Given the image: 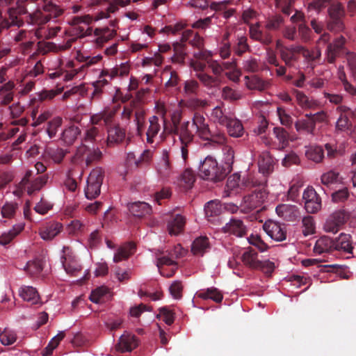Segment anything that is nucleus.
<instances>
[{
  "label": "nucleus",
  "mask_w": 356,
  "mask_h": 356,
  "mask_svg": "<svg viewBox=\"0 0 356 356\" xmlns=\"http://www.w3.org/2000/svg\"><path fill=\"white\" fill-rule=\"evenodd\" d=\"M197 135L204 140L213 139L214 136L210 131L209 124L203 115L195 113L191 121L181 123L179 131V140L185 143H191Z\"/></svg>",
  "instance_id": "obj_1"
},
{
  "label": "nucleus",
  "mask_w": 356,
  "mask_h": 356,
  "mask_svg": "<svg viewBox=\"0 0 356 356\" xmlns=\"http://www.w3.org/2000/svg\"><path fill=\"white\" fill-rule=\"evenodd\" d=\"M277 49L280 51L282 60L286 65H291L292 61L296 59V54L301 53L308 62L316 63V60L320 58L321 51L316 48L312 51L305 49L302 46L296 45L289 47H284L280 40L277 41ZM311 67H314V64H310Z\"/></svg>",
  "instance_id": "obj_2"
},
{
  "label": "nucleus",
  "mask_w": 356,
  "mask_h": 356,
  "mask_svg": "<svg viewBox=\"0 0 356 356\" xmlns=\"http://www.w3.org/2000/svg\"><path fill=\"white\" fill-rule=\"evenodd\" d=\"M83 143L79 146L76 152V154L72 159V167L68 170V176H81L82 165L84 163L87 165L91 162L95 158H99L100 156V152L95 149V146L92 147Z\"/></svg>",
  "instance_id": "obj_3"
},
{
  "label": "nucleus",
  "mask_w": 356,
  "mask_h": 356,
  "mask_svg": "<svg viewBox=\"0 0 356 356\" xmlns=\"http://www.w3.org/2000/svg\"><path fill=\"white\" fill-rule=\"evenodd\" d=\"M228 173L222 165H219L216 159L211 156H207L200 161L199 175L205 180L218 182L222 181Z\"/></svg>",
  "instance_id": "obj_4"
},
{
  "label": "nucleus",
  "mask_w": 356,
  "mask_h": 356,
  "mask_svg": "<svg viewBox=\"0 0 356 356\" xmlns=\"http://www.w3.org/2000/svg\"><path fill=\"white\" fill-rule=\"evenodd\" d=\"M38 4L35 12L31 14V17L33 21L40 23H46L52 18L59 16L62 10L55 4L45 0H31Z\"/></svg>",
  "instance_id": "obj_5"
},
{
  "label": "nucleus",
  "mask_w": 356,
  "mask_h": 356,
  "mask_svg": "<svg viewBox=\"0 0 356 356\" xmlns=\"http://www.w3.org/2000/svg\"><path fill=\"white\" fill-rule=\"evenodd\" d=\"M257 184L248 175L243 176L238 172L234 173L228 177L226 188L223 196L229 197L234 193H237L247 188H250Z\"/></svg>",
  "instance_id": "obj_6"
},
{
  "label": "nucleus",
  "mask_w": 356,
  "mask_h": 356,
  "mask_svg": "<svg viewBox=\"0 0 356 356\" xmlns=\"http://www.w3.org/2000/svg\"><path fill=\"white\" fill-rule=\"evenodd\" d=\"M149 127L147 130V141L153 143L154 138L160 133L159 138L163 140L165 136L172 132V129L168 127L167 123H163L159 116L152 115L149 118Z\"/></svg>",
  "instance_id": "obj_7"
},
{
  "label": "nucleus",
  "mask_w": 356,
  "mask_h": 356,
  "mask_svg": "<svg viewBox=\"0 0 356 356\" xmlns=\"http://www.w3.org/2000/svg\"><path fill=\"white\" fill-rule=\"evenodd\" d=\"M102 168L93 169L88 175L87 185L84 190L86 197L88 200L96 198L100 194V188L103 181Z\"/></svg>",
  "instance_id": "obj_8"
},
{
  "label": "nucleus",
  "mask_w": 356,
  "mask_h": 356,
  "mask_svg": "<svg viewBox=\"0 0 356 356\" xmlns=\"http://www.w3.org/2000/svg\"><path fill=\"white\" fill-rule=\"evenodd\" d=\"M60 262L66 273L71 276H76L81 270L79 260L68 247L63 248Z\"/></svg>",
  "instance_id": "obj_9"
},
{
  "label": "nucleus",
  "mask_w": 356,
  "mask_h": 356,
  "mask_svg": "<svg viewBox=\"0 0 356 356\" xmlns=\"http://www.w3.org/2000/svg\"><path fill=\"white\" fill-rule=\"evenodd\" d=\"M329 19L327 21V29L333 32H339L344 30V24L341 18L344 15V10L340 3L332 5L328 8Z\"/></svg>",
  "instance_id": "obj_10"
},
{
  "label": "nucleus",
  "mask_w": 356,
  "mask_h": 356,
  "mask_svg": "<svg viewBox=\"0 0 356 356\" xmlns=\"http://www.w3.org/2000/svg\"><path fill=\"white\" fill-rule=\"evenodd\" d=\"M268 192L264 188L255 191L243 198L241 207L245 212L260 208L268 198Z\"/></svg>",
  "instance_id": "obj_11"
},
{
  "label": "nucleus",
  "mask_w": 356,
  "mask_h": 356,
  "mask_svg": "<svg viewBox=\"0 0 356 356\" xmlns=\"http://www.w3.org/2000/svg\"><path fill=\"white\" fill-rule=\"evenodd\" d=\"M170 150L165 148L161 152L159 161L156 163L155 169L159 177L165 180L173 173V168L170 161Z\"/></svg>",
  "instance_id": "obj_12"
},
{
  "label": "nucleus",
  "mask_w": 356,
  "mask_h": 356,
  "mask_svg": "<svg viewBox=\"0 0 356 356\" xmlns=\"http://www.w3.org/2000/svg\"><path fill=\"white\" fill-rule=\"evenodd\" d=\"M263 229L267 235L275 241H283L286 238V230L284 224L273 220H266Z\"/></svg>",
  "instance_id": "obj_13"
},
{
  "label": "nucleus",
  "mask_w": 356,
  "mask_h": 356,
  "mask_svg": "<svg viewBox=\"0 0 356 356\" xmlns=\"http://www.w3.org/2000/svg\"><path fill=\"white\" fill-rule=\"evenodd\" d=\"M348 219V215L343 210L335 211L325 221L324 229L327 232L337 233Z\"/></svg>",
  "instance_id": "obj_14"
},
{
  "label": "nucleus",
  "mask_w": 356,
  "mask_h": 356,
  "mask_svg": "<svg viewBox=\"0 0 356 356\" xmlns=\"http://www.w3.org/2000/svg\"><path fill=\"white\" fill-rule=\"evenodd\" d=\"M305 208L308 213H314L321 208V199L312 187H307L302 194Z\"/></svg>",
  "instance_id": "obj_15"
},
{
  "label": "nucleus",
  "mask_w": 356,
  "mask_h": 356,
  "mask_svg": "<svg viewBox=\"0 0 356 356\" xmlns=\"http://www.w3.org/2000/svg\"><path fill=\"white\" fill-rule=\"evenodd\" d=\"M63 229L62 223L51 220L44 223L39 229L38 234L43 241H50L60 234Z\"/></svg>",
  "instance_id": "obj_16"
},
{
  "label": "nucleus",
  "mask_w": 356,
  "mask_h": 356,
  "mask_svg": "<svg viewBox=\"0 0 356 356\" xmlns=\"http://www.w3.org/2000/svg\"><path fill=\"white\" fill-rule=\"evenodd\" d=\"M241 260L244 266L252 269H258L261 265V258L258 252L252 248L245 250L241 256Z\"/></svg>",
  "instance_id": "obj_17"
},
{
  "label": "nucleus",
  "mask_w": 356,
  "mask_h": 356,
  "mask_svg": "<svg viewBox=\"0 0 356 356\" xmlns=\"http://www.w3.org/2000/svg\"><path fill=\"white\" fill-rule=\"evenodd\" d=\"M185 225L186 218L181 214H175L168 220V232L171 236H177L183 232Z\"/></svg>",
  "instance_id": "obj_18"
},
{
  "label": "nucleus",
  "mask_w": 356,
  "mask_h": 356,
  "mask_svg": "<svg viewBox=\"0 0 356 356\" xmlns=\"http://www.w3.org/2000/svg\"><path fill=\"white\" fill-rule=\"evenodd\" d=\"M232 116L233 115L227 112L224 108L223 104H222L221 106H216L212 109L210 118L215 124L225 126L228 123Z\"/></svg>",
  "instance_id": "obj_19"
},
{
  "label": "nucleus",
  "mask_w": 356,
  "mask_h": 356,
  "mask_svg": "<svg viewBox=\"0 0 356 356\" xmlns=\"http://www.w3.org/2000/svg\"><path fill=\"white\" fill-rule=\"evenodd\" d=\"M224 232L237 237H242L246 233V227L243 221L237 218H231L223 227Z\"/></svg>",
  "instance_id": "obj_20"
},
{
  "label": "nucleus",
  "mask_w": 356,
  "mask_h": 356,
  "mask_svg": "<svg viewBox=\"0 0 356 356\" xmlns=\"http://www.w3.org/2000/svg\"><path fill=\"white\" fill-rule=\"evenodd\" d=\"M275 211L280 218L288 221H293L299 213L296 206L288 204L277 205Z\"/></svg>",
  "instance_id": "obj_21"
},
{
  "label": "nucleus",
  "mask_w": 356,
  "mask_h": 356,
  "mask_svg": "<svg viewBox=\"0 0 356 356\" xmlns=\"http://www.w3.org/2000/svg\"><path fill=\"white\" fill-rule=\"evenodd\" d=\"M137 346L138 340L136 337L129 333H125L120 337L117 349L122 353L131 352Z\"/></svg>",
  "instance_id": "obj_22"
},
{
  "label": "nucleus",
  "mask_w": 356,
  "mask_h": 356,
  "mask_svg": "<svg viewBox=\"0 0 356 356\" xmlns=\"http://www.w3.org/2000/svg\"><path fill=\"white\" fill-rule=\"evenodd\" d=\"M136 250V245L133 243H127L120 245L114 254L113 261L115 263H119L127 259L133 254Z\"/></svg>",
  "instance_id": "obj_23"
},
{
  "label": "nucleus",
  "mask_w": 356,
  "mask_h": 356,
  "mask_svg": "<svg viewBox=\"0 0 356 356\" xmlns=\"http://www.w3.org/2000/svg\"><path fill=\"white\" fill-rule=\"evenodd\" d=\"M333 250H334V242L331 238L326 236L319 238L314 247V253L318 254L329 252Z\"/></svg>",
  "instance_id": "obj_24"
},
{
  "label": "nucleus",
  "mask_w": 356,
  "mask_h": 356,
  "mask_svg": "<svg viewBox=\"0 0 356 356\" xmlns=\"http://www.w3.org/2000/svg\"><path fill=\"white\" fill-rule=\"evenodd\" d=\"M273 159L268 152H263L259 157L258 166L259 172L266 175L273 171Z\"/></svg>",
  "instance_id": "obj_25"
},
{
  "label": "nucleus",
  "mask_w": 356,
  "mask_h": 356,
  "mask_svg": "<svg viewBox=\"0 0 356 356\" xmlns=\"http://www.w3.org/2000/svg\"><path fill=\"white\" fill-rule=\"evenodd\" d=\"M210 248V243L207 236H200L196 238L192 245L191 251L195 255L202 256Z\"/></svg>",
  "instance_id": "obj_26"
},
{
  "label": "nucleus",
  "mask_w": 356,
  "mask_h": 356,
  "mask_svg": "<svg viewBox=\"0 0 356 356\" xmlns=\"http://www.w3.org/2000/svg\"><path fill=\"white\" fill-rule=\"evenodd\" d=\"M130 213L136 217L145 216L152 211L151 206L145 202H135L128 204Z\"/></svg>",
  "instance_id": "obj_27"
},
{
  "label": "nucleus",
  "mask_w": 356,
  "mask_h": 356,
  "mask_svg": "<svg viewBox=\"0 0 356 356\" xmlns=\"http://www.w3.org/2000/svg\"><path fill=\"white\" fill-rule=\"evenodd\" d=\"M19 296L25 301L31 304H37L40 296L36 289L30 286H23L19 290Z\"/></svg>",
  "instance_id": "obj_28"
},
{
  "label": "nucleus",
  "mask_w": 356,
  "mask_h": 356,
  "mask_svg": "<svg viewBox=\"0 0 356 356\" xmlns=\"http://www.w3.org/2000/svg\"><path fill=\"white\" fill-rule=\"evenodd\" d=\"M351 236L350 234H341L334 242V250H341L347 253H352L353 247L352 245Z\"/></svg>",
  "instance_id": "obj_29"
},
{
  "label": "nucleus",
  "mask_w": 356,
  "mask_h": 356,
  "mask_svg": "<svg viewBox=\"0 0 356 356\" xmlns=\"http://www.w3.org/2000/svg\"><path fill=\"white\" fill-rule=\"evenodd\" d=\"M24 223H18L14 225L12 229L3 232L0 235V244L2 245H6L10 243L13 239L24 229Z\"/></svg>",
  "instance_id": "obj_30"
},
{
  "label": "nucleus",
  "mask_w": 356,
  "mask_h": 356,
  "mask_svg": "<svg viewBox=\"0 0 356 356\" xmlns=\"http://www.w3.org/2000/svg\"><path fill=\"white\" fill-rule=\"evenodd\" d=\"M125 137V130L119 125L108 129L107 143L108 145L121 143Z\"/></svg>",
  "instance_id": "obj_31"
},
{
  "label": "nucleus",
  "mask_w": 356,
  "mask_h": 356,
  "mask_svg": "<svg viewBox=\"0 0 356 356\" xmlns=\"http://www.w3.org/2000/svg\"><path fill=\"white\" fill-rule=\"evenodd\" d=\"M49 176L44 175L40 176L31 182H29L25 188H20L21 190L26 191L29 195H32L34 193L39 191L48 181Z\"/></svg>",
  "instance_id": "obj_32"
},
{
  "label": "nucleus",
  "mask_w": 356,
  "mask_h": 356,
  "mask_svg": "<svg viewBox=\"0 0 356 356\" xmlns=\"http://www.w3.org/2000/svg\"><path fill=\"white\" fill-rule=\"evenodd\" d=\"M152 156V152L149 149L144 150L138 158L134 152H129L127 156V162L129 165H134L135 167H138L142 162L147 163Z\"/></svg>",
  "instance_id": "obj_33"
},
{
  "label": "nucleus",
  "mask_w": 356,
  "mask_h": 356,
  "mask_svg": "<svg viewBox=\"0 0 356 356\" xmlns=\"http://www.w3.org/2000/svg\"><path fill=\"white\" fill-rule=\"evenodd\" d=\"M245 84L249 90H264L268 87L269 83L256 76H245Z\"/></svg>",
  "instance_id": "obj_34"
},
{
  "label": "nucleus",
  "mask_w": 356,
  "mask_h": 356,
  "mask_svg": "<svg viewBox=\"0 0 356 356\" xmlns=\"http://www.w3.org/2000/svg\"><path fill=\"white\" fill-rule=\"evenodd\" d=\"M345 41V38L341 36L327 46L326 53L327 59L329 63L334 61L337 52L343 47Z\"/></svg>",
  "instance_id": "obj_35"
},
{
  "label": "nucleus",
  "mask_w": 356,
  "mask_h": 356,
  "mask_svg": "<svg viewBox=\"0 0 356 356\" xmlns=\"http://www.w3.org/2000/svg\"><path fill=\"white\" fill-rule=\"evenodd\" d=\"M229 136L235 138L241 137L243 134V127L241 121L234 117L225 125Z\"/></svg>",
  "instance_id": "obj_36"
},
{
  "label": "nucleus",
  "mask_w": 356,
  "mask_h": 356,
  "mask_svg": "<svg viewBox=\"0 0 356 356\" xmlns=\"http://www.w3.org/2000/svg\"><path fill=\"white\" fill-rule=\"evenodd\" d=\"M197 296L202 299H211L216 302L222 301L223 296L221 292L215 287L202 289L196 293Z\"/></svg>",
  "instance_id": "obj_37"
},
{
  "label": "nucleus",
  "mask_w": 356,
  "mask_h": 356,
  "mask_svg": "<svg viewBox=\"0 0 356 356\" xmlns=\"http://www.w3.org/2000/svg\"><path fill=\"white\" fill-rule=\"evenodd\" d=\"M113 113L112 112H99L90 117V122L93 125H108L111 123Z\"/></svg>",
  "instance_id": "obj_38"
},
{
  "label": "nucleus",
  "mask_w": 356,
  "mask_h": 356,
  "mask_svg": "<svg viewBox=\"0 0 356 356\" xmlns=\"http://www.w3.org/2000/svg\"><path fill=\"white\" fill-rule=\"evenodd\" d=\"M335 131L337 133H345L348 135L353 133L352 123L346 115L339 117L335 124Z\"/></svg>",
  "instance_id": "obj_39"
},
{
  "label": "nucleus",
  "mask_w": 356,
  "mask_h": 356,
  "mask_svg": "<svg viewBox=\"0 0 356 356\" xmlns=\"http://www.w3.org/2000/svg\"><path fill=\"white\" fill-rule=\"evenodd\" d=\"M204 209L208 220H211L210 218L219 216L222 212V208L218 200H211L206 204Z\"/></svg>",
  "instance_id": "obj_40"
},
{
  "label": "nucleus",
  "mask_w": 356,
  "mask_h": 356,
  "mask_svg": "<svg viewBox=\"0 0 356 356\" xmlns=\"http://www.w3.org/2000/svg\"><path fill=\"white\" fill-rule=\"evenodd\" d=\"M110 293L109 289L105 286H101L91 291L89 299L95 304H99L104 298L107 297Z\"/></svg>",
  "instance_id": "obj_41"
},
{
  "label": "nucleus",
  "mask_w": 356,
  "mask_h": 356,
  "mask_svg": "<svg viewBox=\"0 0 356 356\" xmlns=\"http://www.w3.org/2000/svg\"><path fill=\"white\" fill-rule=\"evenodd\" d=\"M224 164L222 165L226 172L229 173L232 169V164L234 163V152L233 149L227 145L222 147Z\"/></svg>",
  "instance_id": "obj_42"
},
{
  "label": "nucleus",
  "mask_w": 356,
  "mask_h": 356,
  "mask_svg": "<svg viewBox=\"0 0 356 356\" xmlns=\"http://www.w3.org/2000/svg\"><path fill=\"white\" fill-rule=\"evenodd\" d=\"M108 17H109L108 14L107 13H104V12H102V13H99L97 15L95 16V17L94 19L88 15H83V16H77V17H74L72 19V24H77V25L81 24H84L88 25L90 23H92V22L93 20L99 21L102 19L108 18Z\"/></svg>",
  "instance_id": "obj_43"
},
{
  "label": "nucleus",
  "mask_w": 356,
  "mask_h": 356,
  "mask_svg": "<svg viewBox=\"0 0 356 356\" xmlns=\"http://www.w3.org/2000/svg\"><path fill=\"white\" fill-rule=\"evenodd\" d=\"M305 155L308 159L318 163L323 158V149L321 146H309L305 152Z\"/></svg>",
  "instance_id": "obj_44"
},
{
  "label": "nucleus",
  "mask_w": 356,
  "mask_h": 356,
  "mask_svg": "<svg viewBox=\"0 0 356 356\" xmlns=\"http://www.w3.org/2000/svg\"><path fill=\"white\" fill-rule=\"evenodd\" d=\"M80 134L78 127L72 125L66 128L62 133V138L66 144H72Z\"/></svg>",
  "instance_id": "obj_45"
},
{
  "label": "nucleus",
  "mask_w": 356,
  "mask_h": 356,
  "mask_svg": "<svg viewBox=\"0 0 356 356\" xmlns=\"http://www.w3.org/2000/svg\"><path fill=\"white\" fill-rule=\"evenodd\" d=\"M43 264V261L37 258L31 261H29L24 267V270L31 275H37L42 270Z\"/></svg>",
  "instance_id": "obj_46"
},
{
  "label": "nucleus",
  "mask_w": 356,
  "mask_h": 356,
  "mask_svg": "<svg viewBox=\"0 0 356 356\" xmlns=\"http://www.w3.org/2000/svg\"><path fill=\"white\" fill-rule=\"evenodd\" d=\"M296 97L298 105L302 108H312L317 105L316 101L310 99L301 91H296Z\"/></svg>",
  "instance_id": "obj_47"
},
{
  "label": "nucleus",
  "mask_w": 356,
  "mask_h": 356,
  "mask_svg": "<svg viewBox=\"0 0 356 356\" xmlns=\"http://www.w3.org/2000/svg\"><path fill=\"white\" fill-rule=\"evenodd\" d=\"M182 37L185 40H188L190 38H192L189 42L193 47L200 49L204 46L203 38L197 33H194L193 31L188 30L184 31L182 34Z\"/></svg>",
  "instance_id": "obj_48"
},
{
  "label": "nucleus",
  "mask_w": 356,
  "mask_h": 356,
  "mask_svg": "<svg viewBox=\"0 0 356 356\" xmlns=\"http://www.w3.org/2000/svg\"><path fill=\"white\" fill-rule=\"evenodd\" d=\"M17 204L13 202L6 203L0 211V220L6 222L5 218H11L14 217L16 209Z\"/></svg>",
  "instance_id": "obj_49"
},
{
  "label": "nucleus",
  "mask_w": 356,
  "mask_h": 356,
  "mask_svg": "<svg viewBox=\"0 0 356 356\" xmlns=\"http://www.w3.org/2000/svg\"><path fill=\"white\" fill-rule=\"evenodd\" d=\"M63 122V119L60 117L54 118L50 120L46 129V133L47 134L49 138H52L56 136L59 128L60 127Z\"/></svg>",
  "instance_id": "obj_50"
},
{
  "label": "nucleus",
  "mask_w": 356,
  "mask_h": 356,
  "mask_svg": "<svg viewBox=\"0 0 356 356\" xmlns=\"http://www.w3.org/2000/svg\"><path fill=\"white\" fill-rule=\"evenodd\" d=\"M302 234L305 236H307L314 234L315 222L314 218L311 216H305L302 220Z\"/></svg>",
  "instance_id": "obj_51"
},
{
  "label": "nucleus",
  "mask_w": 356,
  "mask_h": 356,
  "mask_svg": "<svg viewBox=\"0 0 356 356\" xmlns=\"http://www.w3.org/2000/svg\"><path fill=\"white\" fill-rule=\"evenodd\" d=\"M339 173L334 170H330L321 175V183L324 185L329 186L341 181Z\"/></svg>",
  "instance_id": "obj_52"
},
{
  "label": "nucleus",
  "mask_w": 356,
  "mask_h": 356,
  "mask_svg": "<svg viewBox=\"0 0 356 356\" xmlns=\"http://www.w3.org/2000/svg\"><path fill=\"white\" fill-rule=\"evenodd\" d=\"M305 118V119L299 120L295 123L296 129L299 132L306 131L307 133H312L315 127L314 122L309 117Z\"/></svg>",
  "instance_id": "obj_53"
},
{
  "label": "nucleus",
  "mask_w": 356,
  "mask_h": 356,
  "mask_svg": "<svg viewBox=\"0 0 356 356\" xmlns=\"http://www.w3.org/2000/svg\"><path fill=\"white\" fill-rule=\"evenodd\" d=\"M242 97L241 92L238 90H234L228 86L222 88V97L225 100L233 102L241 99Z\"/></svg>",
  "instance_id": "obj_54"
},
{
  "label": "nucleus",
  "mask_w": 356,
  "mask_h": 356,
  "mask_svg": "<svg viewBox=\"0 0 356 356\" xmlns=\"http://www.w3.org/2000/svg\"><path fill=\"white\" fill-rule=\"evenodd\" d=\"M95 35L97 44L101 45L113 37V32L109 29H97Z\"/></svg>",
  "instance_id": "obj_55"
},
{
  "label": "nucleus",
  "mask_w": 356,
  "mask_h": 356,
  "mask_svg": "<svg viewBox=\"0 0 356 356\" xmlns=\"http://www.w3.org/2000/svg\"><path fill=\"white\" fill-rule=\"evenodd\" d=\"M17 339V334L15 331L5 328L0 332V341L4 346H9L14 343Z\"/></svg>",
  "instance_id": "obj_56"
},
{
  "label": "nucleus",
  "mask_w": 356,
  "mask_h": 356,
  "mask_svg": "<svg viewBox=\"0 0 356 356\" xmlns=\"http://www.w3.org/2000/svg\"><path fill=\"white\" fill-rule=\"evenodd\" d=\"M195 76L207 88L217 86L220 83V80L217 77H213L204 72L195 74Z\"/></svg>",
  "instance_id": "obj_57"
},
{
  "label": "nucleus",
  "mask_w": 356,
  "mask_h": 356,
  "mask_svg": "<svg viewBox=\"0 0 356 356\" xmlns=\"http://www.w3.org/2000/svg\"><path fill=\"white\" fill-rule=\"evenodd\" d=\"M175 259L172 257L170 255V257L167 256H162V257H156V265L160 272V273L164 276H168V274H165L162 270V266H175L176 265V263L174 260Z\"/></svg>",
  "instance_id": "obj_58"
},
{
  "label": "nucleus",
  "mask_w": 356,
  "mask_h": 356,
  "mask_svg": "<svg viewBox=\"0 0 356 356\" xmlns=\"http://www.w3.org/2000/svg\"><path fill=\"white\" fill-rule=\"evenodd\" d=\"M65 332L60 331L57 335L54 336L51 340L49 341V344L45 348L44 352L43 353V356L49 355L54 349H55L58 345L59 342L64 338Z\"/></svg>",
  "instance_id": "obj_59"
},
{
  "label": "nucleus",
  "mask_w": 356,
  "mask_h": 356,
  "mask_svg": "<svg viewBox=\"0 0 356 356\" xmlns=\"http://www.w3.org/2000/svg\"><path fill=\"white\" fill-rule=\"evenodd\" d=\"M329 3L330 0H313L308 5V12L311 13V15L313 13L318 14L322 9L325 8Z\"/></svg>",
  "instance_id": "obj_60"
},
{
  "label": "nucleus",
  "mask_w": 356,
  "mask_h": 356,
  "mask_svg": "<svg viewBox=\"0 0 356 356\" xmlns=\"http://www.w3.org/2000/svg\"><path fill=\"white\" fill-rule=\"evenodd\" d=\"M181 180L184 182V187L191 188L195 180V175L192 170H185L181 175Z\"/></svg>",
  "instance_id": "obj_61"
},
{
  "label": "nucleus",
  "mask_w": 356,
  "mask_h": 356,
  "mask_svg": "<svg viewBox=\"0 0 356 356\" xmlns=\"http://www.w3.org/2000/svg\"><path fill=\"white\" fill-rule=\"evenodd\" d=\"M349 195L350 193L348 188L343 187L332 194V200L336 203L344 202L348 199Z\"/></svg>",
  "instance_id": "obj_62"
},
{
  "label": "nucleus",
  "mask_w": 356,
  "mask_h": 356,
  "mask_svg": "<svg viewBox=\"0 0 356 356\" xmlns=\"http://www.w3.org/2000/svg\"><path fill=\"white\" fill-rule=\"evenodd\" d=\"M273 133L280 143V147L284 148L288 143L286 131L282 127H275Z\"/></svg>",
  "instance_id": "obj_63"
},
{
  "label": "nucleus",
  "mask_w": 356,
  "mask_h": 356,
  "mask_svg": "<svg viewBox=\"0 0 356 356\" xmlns=\"http://www.w3.org/2000/svg\"><path fill=\"white\" fill-rule=\"evenodd\" d=\"M52 207L53 204L51 202L46 200L41 199V200L35 206L34 210L36 213L44 215L51 209Z\"/></svg>",
  "instance_id": "obj_64"
}]
</instances>
